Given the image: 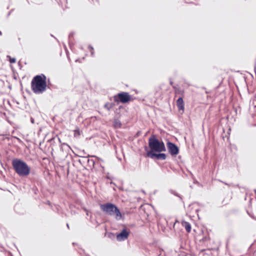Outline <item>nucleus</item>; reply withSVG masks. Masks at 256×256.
I'll return each instance as SVG.
<instances>
[{
    "instance_id": "nucleus-1",
    "label": "nucleus",
    "mask_w": 256,
    "mask_h": 256,
    "mask_svg": "<svg viewBox=\"0 0 256 256\" xmlns=\"http://www.w3.org/2000/svg\"><path fill=\"white\" fill-rule=\"evenodd\" d=\"M12 166L20 176H26L30 174V168L25 162L20 159H14L12 161Z\"/></svg>"
},
{
    "instance_id": "nucleus-20",
    "label": "nucleus",
    "mask_w": 256,
    "mask_h": 256,
    "mask_svg": "<svg viewBox=\"0 0 256 256\" xmlns=\"http://www.w3.org/2000/svg\"><path fill=\"white\" fill-rule=\"evenodd\" d=\"M118 124H119L120 126V125H121L120 123H119Z\"/></svg>"
},
{
    "instance_id": "nucleus-6",
    "label": "nucleus",
    "mask_w": 256,
    "mask_h": 256,
    "mask_svg": "<svg viewBox=\"0 0 256 256\" xmlns=\"http://www.w3.org/2000/svg\"><path fill=\"white\" fill-rule=\"evenodd\" d=\"M166 145L168 152L172 156H176L178 154L179 149L176 144L169 141Z\"/></svg>"
},
{
    "instance_id": "nucleus-7",
    "label": "nucleus",
    "mask_w": 256,
    "mask_h": 256,
    "mask_svg": "<svg viewBox=\"0 0 256 256\" xmlns=\"http://www.w3.org/2000/svg\"><path fill=\"white\" fill-rule=\"evenodd\" d=\"M130 232L126 229H124L122 232L117 234L116 238L118 241L124 240L128 238Z\"/></svg>"
},
{
    "instance_id": "nucleus-8",
    "label": "nucleus",
    "mask_w": 256,
    "mask_h": 256,
    "mask_svg": "<svg viewBox=\"0 0 256 256\" xmlns=\"http://www.w3.org/2000/svg\"><path fill=\"white\" fill-rule=\"evenodd\" d=\"M147 156L151 158L156 157L158 159L165 160L166 158V154L164 153L156 154L152 152H148L147 153Z\"/></svg>"
},
{
    "instance_id": "nucleus-14",
    "label": "nucleus",
    "mask_w": 256,
    "mask_h": 256,
    "mask_svg": "<svg viewBox=\"0 0 256 256\" xmlns=\"http://www.w3.org/2000/svg\"><path fill=\"white\" fill-rule=\"evenodd\" d=\"M80 134V133L79 128H76L74 130V136L75 138H78V136H79Z\"/></svg>"
},
{
    "instance_id": "nucleus-17",
    "label": "nucleus",
    "mask_w": 256,
    "mask_h": 256,
    "mask_svg": "<svg viewBox=\"0 0 256 256\" xmlns=\"http://www.w3.org/2000/svg\"><path fill=\"white\" fill-rule=\"evenodd\" d=\"M124 108V107H123L122 106H120L118 108L116 109V112H118V110H120V108Z\"/></svg>"
},
{
    "instance_id": "nucleus-10",
    "label": "nucleus",
    "mask_w": 256,
    "mask_h": 256,
    "mask_svg": "<svg viewBox=\"0 0 256 256\" xmlns=\"http://www.w3.org/2000/svg\"><path fill=\"white\" fill-rule=\"evenodd\" d=\"M182 226H184V228L188 232H190L191 230H192V226L189 222H186V221H182Z\"/></svg>"
},
{
    "instance_id": "nucleus-5",
    "label": "nucleus",
    "mask_w": 256,
    "mask_h": 256,
    "mask_svg": "<svg viewBox=\"0 0 256 256\" xmlns=\"http://www.w3.org/2000/svg\"><path fill=\"white\" fill-rule=\"evenodd\" d=\"M114 101L117 103H127L133 100V98L128 92H122L118 93L114 96Z\"/></svg>"
},
{
    "instance_id": "nucleus-19",
    "label": "nucleus",
    "mask_w": 256,
    "mask_h": 256,
    "mask_svg": "<svg viewBox=\"0 0 256 256\" xmlns=\"http://www.w3.org/2000/svg\"><path fill=\"white\" fill-rule=\"evenodd\" d=\"M2 32L0 30V35H2Z\"/></svg>"
},
{
    "instance_id": "nucleus-12",
    "label": "nucleus",
    "mask_w": 256,
    "mask_h": 256,
    "mask_svg": "<svg viewBox=\"0 0 256 256\" xmlns=\"http://www.w3.org/2000/svg\"><path fill=\"white\" fill-rule=\"evenodd\" d=\"M173 88L174 89L176 96L177 94H180L181 97H182V98L184 97V90L176 88L175 86H173Z\"/></svg>"
},
{
    "instance_id": "nucleus-18",
    "label": "nucleus",
    "mask_w": 256,
    "mask_h": 256,
    "mask_svg": "<svg viewBox=\"0 0 256 256\" xmlns=\"http://www.w3.org/2000/svg\"><path fill=\"white\" fill-rule=\"evenodd\" d=\"M30 122H32V117L30 118Z\"/></svg>"
},
{
    "instance_id": "nucleus-13",
    "label": "nucleus",
    "mask_w": 256,
    "mask_h": 256,
    "mask_svg": "<svg viewBox=\"0 0 256 256\" xmlns=\"http://www.w3.org/2000/svg\"><path fill=\"white\" fill-rule=\"evenodd\" d=\"M114 106V103L106 102L104 104V108L107 109L108 110H110V109L112 108Z\"/></svg>"
},
{
    "instance_id": "nucleus-3",
    "label": "nucleus",
    "mask_w": 256,
    "mask_h": 256,
    "mask_svg": "<svg viewBox=\"0 0 256 256\" xmlns=\"http://www.w3.org/2000/svg\"><path fill=\"white\" fill-rule=\"evenodd\" d=\"M100 208L106 214H107L110 216H115L116 220H120L122 218V214L116 204L108 202L104 204H101Z\"/></svg>"
},
{
    "instance_id": "nucleus-9",
    "label": "nucleus",
    "mask_w": 256,
    "mask_h": 256,
    "mask_svg": "<svg viewBox=\"0 0 256 256\" xmlns=\"http://www.w3.org/2000/svg\"><path fill=\"white\" fill-rule=\"evenodd\" d=\"M176 103L178 110L184 111V103L183 100V98L180 97L178 99H177Z\"/></svg>"
},
{
    "instance_id": "nucleus-15",
    "label": "nucleus",
    "mask_w": 256,
    "mask_h": 256,
    "mask_svg": "<svg viewBox=\"0 0 256 256\" xmlns=\"http://www.w3.org/2000/svg\"><path fill=\"white\" fill-rule=\"evenodd\" d=\"M88 49L89 51L91 52L92 56H93L94 54V48L92 47V46H88Z\"/></svg>"
},
{
    "instance_id": "nucleus-2",
    "label": "nucleus",
    "mask_w": 256,
    "mask_h": 256,
    "mask_svg": "<svg viewBox=\"0 0 256 256\" xmlns=\"http://www.w3.org/2000/svg\"><path fill=\"white\" fill-rule=\"evenodd\" d=\"M33 92L36 94H42L46 88V77L45 75H37L33 79Z\"/></svg>"
},
{
    "instance_id": "nucleus-16",
    "label": "nucleus",
    "mask_w": 256,
    "mask_h": 256,
    "mask_svg": "<svg viewBox=\"0 0 256 256\" xmlns=\"http://www.w3.org/2000/svg\"><path fill=\"white\" fill-rule=\"evenodd\" d=\"M7 57L10 58V63L13 64L16 62V59L15 58H11L9 56H8Z\"/></svg>"
},
{
    "instance_id": "nucleus-11",
    "label": "nucleus",
    "mask_w": 256,
    "mask_h": 256,
    "mask_svg": "<svg viewBox=\"0 0 256 256\" xmlns=\"http://www.w3.org/2000/svg\"><path fill=\"white\" fill-rule=\"evenodd\" d=\"M15 211L19 214H24V210L22 208V206L20 204H16L14 206Z\"/></svg>"
},
{
    "instance_id": "nucleus-21",
    "label": "nucleus",
    "mask_w": 256,
    "mask_h": 256,
    "mask_svg": "<svg viewBox=\"0 0 256 256\" xmlns=\"http://www.w3.org/2000/svg\"><path fill=\"white\" fill-rule=\"evenodd\" d=\"M32 81L31 82V86H32Z\"/></svg>"
},
{
    "instance_id": "nucleus-4",
    "label": "nucleus",
    "mask_w": 256,
    "mask_h": 256,
    "mask_svg": "<svg viewBox=\"0 0 256 256\" xmlns=\"http://www.w3.org/2000/svg\"><path fill=\"white\" fill-rule=\"evenodd\" d=\"M148 146L150 149V152H166L165 144L162 141L156 139L155 136L152 135L148 139Z\"/></svg>"
}]
</instances>
